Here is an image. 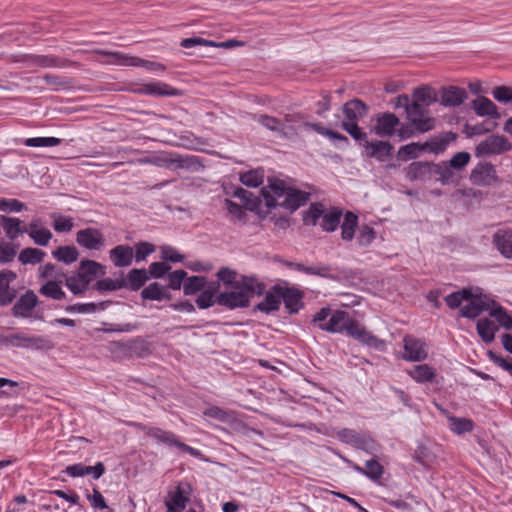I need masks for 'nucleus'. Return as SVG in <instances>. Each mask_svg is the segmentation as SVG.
I'll return each mask as SVG.
<instances>
[{
	"label": "nucleus",
	"mask_w": 512,
	"mask_h": 512,
	"mask_svg": "<svg viewBox=\"0 0 512 512\" xmlns=\"http://www.w3.org/2000/svg\"><path fill=\"white\" fill-rule=\"evenodd\" d=\"M38 298L33 291H27L13 306L15 316H28L37 305Z\"/></svg>",
	"instance_id": "4be33fe9"
},
{
	"label": "nucleus",
	"mask_w": 512,
	"mask_h": 512,
	"mask_svg": "<svg viewBox=\"0 0 512 512\" xmlns=\"http://www.w3.org/2000/svg\"><path fill=\"white\" fill-rule=\"evenodd\" d=\"M77 273L90 285L94 279L106 274V267L94 260L85 259L80 262Z\"/></svg>",
	"instance_id": "f3484780"
},
{
	"label": "nucleus",
	"mask_w": 512,
	"mask_h": 512,
	"mask_svg": "<svg viewBox=\"0 0 512 512\" xmlns=\"http://www.w3.org/2000/svg\"><path fill=\"white\" fill-rule=\"evenodd\" d=\"M52 255L55 259L65 264L75 262L79 257V252L75 246H59Z\"/></svg>",
	"instance_id": "c9c22d12"
},
{
	"label": "nucleus",
	"mask_w": 512,
	"mask_h": 512,
	"mask_svg": "<svg viewBox=\"0 0 512 512\" xmlns=\"http://www.w3.org/2000/svg\"><path fill=\"white\" fill-rule=\"evenodd\" d=\"M240 181L247 187H258L263 183V175L257 170H251L241 174Z\"/></svg>",
	"instance_id": "4d7b16f0"
},
{
	"label": "nucleus",
	"mask_w": 512,
	"mask_h": 512,
	"mask_svg": "<svg viewBox=\"0 0 512 512\" xmlns=\"http://www.w3.org/2000/svg\"><path fill=\"white\" fill-rule=\"evenodd\" d=\"M188 501L189 498L184 496L181 486L178 485L175 491L169 494V499L166 501V507L169 509L170 506L174 511L181 512L185 509Z\"/></svg>",
	"instance_id": "4c0bfd02"
},
{
	"label": "nucleus",
	"mask_w": 512,
	"mask_h": 512,
	"mask_svg": "<svg viewBox=\"0 0 512 512\" xmlns=\"http://www.w3.org/2000/svg\"><path fill=\"white\" fill-rule=\"evenodd\" d=\"M324 208L320 203H313L304 213L303 221L307 225L315 226L320 218H323Z\"/></svg>",
	"instance_id": "09e8293b"
},
{
	"label": "nucleus",
	"mask_w": 512,
	"mask_h": 512,
	"mask_svg": "<svg viewBox=\"0 0 512 512\" xmlns=\"http://www.w3.org/2000/svg\"><path fill=\"white\" fill-rule=\"evenodd\" d=\"M341 127L356 141L365 140L367 137V134L362 131V129L358 126V123L342 122Z\"/></svg>",
	"instance_id": "774afa93"
},
{
	"label": "nucleus",
	"mask_w": 512,
	"mask_h": 512,
	"mask_svg": "<svg viewBox=\"0 0 512 512\" xmlns=\"http://www.w3.org/2000/svg\"><path fill=\"white\" fill-rule=\"evenodd\" d=\"M16 278V274L10 270L0 272V304L10 303L14 298V293L9 288V283Z\"/></svg>",
	"instance_id": "bb28decb"
},
{
	"label": "nucleus",
	"mask_w": 512,
	"mask_h": 512,
	"mask_svg": "<svg viewBox=\"0 0 512 512\" xmlns=\"http://www.w3.org/2000/svg\"><path fill=\"white\" fill-rule=\"evenodd\" d=\"M154 251L155 248L153 244L148 242H138L135 244L134 258L136 262H142Z\"/></svg>",
	"instance_id": "680f3d73"
},
{
	"label": "nucleus",
	"mask_w": 512,
	"mask_h": 512,
	"mask_svg": "<svg viewBox=\"0 0 512 512\" xmlns=\"http://www.w3.org/2000/svg\"><path fill=\"white\" fill-rule=\"evenodd\" d=\"M265 284L253 276H241L238 285L225 288L216 296L217 304L228 309L245 308L249 306L250 297L262 295Z\"/></svg>",
	"instance_id": "7ed1b4c3"
},
{
	"label": "nucleus",
	"mask_w": 512,
	"mask_h": 512,
	"mask_svg": "<svg viewBox=\"0 0 512 512\" xmlns=\"http://www.w3.org/2000/svg\"><path fill=\"white\" fill-rule=\"evenodd\" d=\"M468 95L464 88L447 86L440 89V103L445 107L460 106Z\"/></svg>",
	"instance_id": "2eb2a0df"
},
{
	"label": "nucleus",
	"mask_w": 512,
	"mask_h": 512,
	"mask_svg": "<svg viewBox=\"0 0 512 512\" xmlns=\"http://www.w3.org/2000/svg\"><path fill=\"white\" fill-rule=\"evenodd\" d=\"M109 258L117 268L130 266L134 258V248L124 244L117 245L109 251Z\"/></svg>",
	"instance_id": "dca6fc26"
},
{
	"label": "nucleus",
	"mask_w": 512,
	"mask_h": 512,
	"mask_svg": "<svg viewBox=\"0 0 512 512\" xmlns=\"http://www.w3.org/2000/svg\"><path fill=\"white\" fill-rule=\"evenodd\" d=\"M319 328L331 333L346 331L349 336L377 350H383L385 347V341L371 334L342 310L335 311L326 324H319Z\"/></svg>",
	"instance_id": "f257e3e1"
},
{
	"label": "nucleus",
	"mask_w": 512,
	"mask_h": 512,
	"mask_svg": "<svg viewBox=\"0 0 512 512\" xmlns=\"http://www.w3.org/2000/svg\"><path fill=\"white\" fill-rule=\"evenodd\" d=\"M469 301L467 305L460 309V315L465 318L474 319L485 310V305L479 299L471 298Z\"/></svg>",
	"instance_id": "37998d69"
},
{
	"label": "nucleus",
	"mask_w": 512,
	"mask_h": 512,
	"mask_svg": "<svg viewBox=\"0 0 512 512\" xmlns=\"http://www.w3.org/2000/svg\"><path fill=\"white\" fill-rule=\"evenodd\" d=\"M76 242L88 250H99L104 246L105 238L99 229L85 228L77 232Z\"/></svg>",
	"instance_id": "ddd939ff"
},
{
	"label": "nucleus",
	"mask_w": 512,
	"mask_h": 512,
	"mask_svg": "<svg viewBox=\"0 0 512 512\" xmlns=\"http://www.w3.org/2000/svg\"><path fill=\"white\" fill-rule=\"evenodd\" d=\"M201 45V46H211V47H221V48H232L235 46H240L241 42L231 39L224 42H214L210 40H206L200 37H193V38H186L181 41V46L183 48H192L194 46Z\"/></svg>",
	"instance_id": "b1692460"
},
{
	"label": "nucleus",
	"mask_w": 512,
	"mask_h": 512,
	"mask_svg": "<svg viewBox=\"0 0 512 512\" xmlns=\"http://www.w3.org/2000/svg\"><path fill=\"white\" fill-rule=\"evenodd\" d=\"M150 279V275L148 271L144 268L142 269H132L128 272L127 275V286L132 291L139 290L148 280Z\"/></svg>",
	"instance_id": "7c9ffc66"
},
{
	"label": "nucleus",
	"mask_w": 512,
	"mask_h": 512,
	"mask_svg": "<svg viewBox=\"0 0 512 512\" xmlns=\"http://www.w3.org/2000/svg\"><path fill=\"white\" fill-rule=\"evenodd\" d=\"M409 376L418 383L431 382L436 376V370L428 364L416 365L408 370Z\"/></svg>",
	"instance_id": "c85d7f7f"
},
{
	"label": "nucleus",
	"mask_w": 512,
	"mask_h": 512,
	"mask_svg": "<svg viewBox=\"0 0 512 512\" xmlns=\"http://www.w3.org/2000/svg\"><path fill=\"white\" fill-rule=\"evenodd\" d=\"M427 146V144L412 142L407 145L401 146L398 150L397 156L400 160L403 161L413 159L418 156L419 152L427 151Z\"/></svg>",
	"instance_id": "58836bf2"
},
{
	"label": "nucleus",
	"mask_w": 512,
	"mask_h": 512,
	"mask_svg": "<svg viewBox=\"0 0 512 512\" xmlns=\"http://www.w3.org/2000/svg\"><path fill=\"white\" fill-rule=\"evenodd\" d=\"M273 291L283 300L285 308L290 314L297 313L303 307L304 294L301 290L295 287L276 285L273 287Z\"/></svg>",
	"instance_id": "9b49d317"
},
{
	"label": "nucleus",
	"mask_w": 512,
	"mask_h": 512,
	"mask_svg": "<svg viewBox=\"0 0 512 512\" xmlns=\"http://www.w3.org/2000/svg\"><path fill=\"white\" fill-rule=\"evenodd\" d=\"M253 118L266 129L288 137V131H286L282 120L266 114L254 115Z\"/></svg>",
	"instance_id": "a878e982"
},
{
	"label": "nucleus",
	"mask_w": 512,
	"mask_h": 512,
	"mask_svg": "<svg viewBox=\"0 0 512 512\" xmlns=\"http://www.w3.org/2000/svg\"><path fill=\"white\" fill-rule=\"evenodd\" d=\"M217 278H218L219 282L223 283L225 288L233 287L235 285H238V283H239L237 272L228 267H222L217 272Z\"/></svg>",
	"instance_id": "8fccbe9b"
},
{
	"label": "nucleus",
	"mask_w": 512,
	"mask_h": 512,
	"mask_svg": "<svg viewBox=\"0 0 512 512\" xmlns=\"http://www.w3.org/2000/svg\"><path fill=\"white\" fill-rule=\"evenodd\" d=\"M141 297L145 300L160 301L164 298L170 299L171 295L165 292V288L158 282H153L141 291Z\"/></svg>",
	"instance_id": "f704fd0d"
},
{
	"label": "nucleus",
	"mask_w": 512,
	"mask_h": 512,
	"mask_svg": "<svg viewBox=\"0 0 512 512\" xmlns=\"http://www.w3.org/2000/svg\"><path fill=\"white\" fill-rule=\"evenodd\" d=\"M97 53L101 54V55L113 57L115 59L114 62L117 64H120V65L135 66V67L141 66V67H145L146 69L151 70V71H164L166 69V67L159 62L148 61V60H144L142 58L134 57V56H127L120 52H110V51H105V50H98Z\"/></svg>",
	"instance_id": "1a4fd4ad"
},
{
	"label": "nucleus",
	"mask_w": 512,
	"mask_h": 512,
	"mask_svg": "<svg viewBox=\"0 0 512 512\" xmlns=\"http://www.w3.org/2000/svg\"><path fill=\"white\" fill-rule=\"evenodd\" d=\"M451 430L456 434L470 432L473 429V422L466 418L449 417Z\"/></svg>",
	"instance_id": "6e6d98bb"
},
{
	"label": "nucleus",
	"mask_w": 512,
	"mask_h": 512,
	"mask_svg": "<svg viewBox=\"0 0 512 512\" xmlns=\"http://www.w3.org/2000/svg\"><path fill=\"white\" fill-rule=\"evenodd\" d=\"M364 147L369 157L376 158L379 161H385L393 150V146L386 141H365Z\"/></svg>",
	"instance_id": "412c9836"
},
{
	"label": "nucleus",
	"mask_w": 512,
	"mask_h": 512,
	"mask_svg": "<svg viewBox=\"0 0 512 512\" xmlns=\"http://www.w3.org/2000/svg\"><path fill=\"white\" fill-rule=\"evenodd\" d=\"M61 283L58 280H49L39 289V293L54 300H62L66 294L61 288Z\"/></svg>",
	"instance_id": "72a5a7b5"
},
{
	"label": "nucleus",
	"mask_w": 512,
	"mask_h": 512,
	"mask_svg": "<svg viewBox=\"0 0 512 512\" xmlns=\"http://www.w3.org/2000/svg\"><path fill=\"white\" fill-rule=\"evenodd\" d=\"M287 265L290 268H293L295 270L304 272L306 274L326 276L329 273V268L328 267H320V268H318V267H308V266H304L303 264H300V263H292V262L287 263Z\"/></svg>",
	"instance_id": "e2e57ef3"
},
{
	"label": "nucleus",
	"mask_w": 512,
	"mask_h": 512,
	"mask_svg": "<svg viewBox=\"0 0 512 512\" xmlns=\"http://www.w3.org/2000/svg\"><path fill=\"white\" fill-rule=\"evenodd\" d=\"M470 180L477 186H491L498 181L497 172L491 163L483 162L476 165L471 171Z\"/></svg>",
	"instance_id": "f8f14e48"
},
{
	"label": "nucleus",
	"mask_w": 512,
	"mask_h": 512,
	"mask_svg": "<svg viewBox=\"0 0 512 512\" xmlns=\"http://www.w3.org/2000/svg\"><path fill=\"white\" fill-rule=\"evenodd\" d=\"M139 94L155 96H179L181 91L163 82H151L141 85L135 90Z\"/></svg>",
	"instance_id": "a211bd4d"
},
{
	"label": "nucleus",
	"mask_w": 512,
	"mask_h": 512,
	"mask_svg": "<svg viewBox=\"0 0 512 512\" xmlns=\"http://www.w3.org/2000/svg\"><path fill=\"white\" fill-rule=\"evenodd\" d=\"M206 283V277L204 276L188 277L183 284V292L185 295H193L202 290Z\"/></svg>",
	"instance_id": "c03bdc74"
},
{
	"label": "nucleus",
	"mask_w": 512,
	"mask_h": 512,
	"mask_svg": "<svg viewBox=\"0 0 512 512\" xmlns=\"http://www.w3.org/2000/svg\"><path fill=\"white\" fill-rule=\"evenodd\" d=\"M30 59L33 64L41 67L64 66L66 63L64 60L52 56L37 55Z\"/></svg>",
	"instance_id": "13d9d810"
},
{
	"label": "nucleus",
	"mask_w": 512,
	"mask_h": 512,
	"mask_svg": "<svg viewBox=\"0 0 512 512\" xmlns=\"http://www.w3.org/2000/svg\"><path fill=\"white\" fill-rule=\"evenodd\" d=\"M472 109L480 117L489 116L494 119L501 117L497 106L487 97L480 96L471 103Z\"/></svg>",
	"instance_id": "aec40b11"
},
{
	"label": "nucleus",
	"mask_w": 512,
	"mask_h": 512,
	"mask_svg": "<svg viewBox=\"0 0 512 512\" xmlns=\"http://www.w3.org/2000/svg\"><path fill=\"white\" fill-rule=\"evenodd\" d=\"M38 275L41 279L58 280L59 282H63L65 277V273L52 263L40 266L38 269Z\"/></svg>",
	"instance_id": "79ce46f5"
},
{
	"label": "nucleus",
	"mask_w": 512,
	"mask_h": 512,
	"mask_svg": "<svg viewBox=\"0 0 512 512\" xmlns=\"http://www.w3.org/2000/svg\"><path fill=\"white\" fill-rule=\"evenodd\" d=\"M376 123L372 128V132L380 137H387L394 134L400 121L393 113H381L376 116Z\"/></svg>",
	"instance_id": "4468645a"
},
{
	"label": "nucleus",
	"mask_w": 512,
	"mask_h": 512,
	"mask_svg": "<svg viewBox=\"0 0 512 512\" xmlns=\"http://www.w3.org/2000/svg\"><path fill=\"white\" fill-rule=\"evenodd\" d=\"M412 103H417L419 106L428 107L438 101V94L430 86H422L416 89L413 93Z\"/></svg>",
	"instance_id": "cd10ccee"
},
{
	"label": "nucleus",
	"mask_w": 512,
	"mask_h": 512,
	"mask_svg": "<svg viewBox=\"0 0 512 512\" xmlns=\"http://www.w3.org/2000/svg\"><path fill=\"white\" fill-rule=\"evenodd\" d=\"M375 238V230L368 225H364L361 227L359 231L357 242L360 246L366 247L369 246L374 241Z\"/></svg>",
	"instance_id": "bf43d9fd"
},
{
	"label": "nucleus",
	"mask_w": 512,
	"mask_h": 512,
	"mask_svg": "<svg viewBox=\"0 0 512 512\" xmlns=\"http://www.w3.org/2000/svg\"><path fill=\"white\" fill-rule=\"evenodd\" d=\"M0 221L6 236L10 240H15L19 235L27 232V228L22 226V221L19 218L2 215Z\"/></svg>",
	"instance_id": "5701e85b"
},
{
	"label": "nucleus",
	"mask_w": 512,
	"mask_h": 512,
	"mask_svg": "<svg viewBox=\"0 0 512 512\" xmlns=\"http://www.w3.org/2000/svg\"><path fill=\"white\" fill-rule=\"evenodd\" d=\"M472 298V293L469 289H462L457 292H453L445 297L447 305L451 309H455L461 306L463 301H468Z\"/></svg>",
	"instance_id": "de8ad7c7"
},
{
	"label": "nucleus",
	"mask_w": 512,
	"mask_h": 512,
	"mask_svg": "<svg viewBox=\"0 0 512 512\" xmlns=\"http://www.w3.org/2000/svg\"><path fill=\"white\" fill-rule=\"evenodd\" d=\"M358 225V217L353 212L348 211L344 215V221L341 225V238L344 241H351L355 235V229Z\"/></svg>",
	"instance_id": "473e14b6"
},
{
	"label": "nucleus",
	"mask_w": 512,
	"mask_h": 512,
	"mask_svg": "<svg viewBox=\"0 0 512 512\" xmlns=\"http://www.w3.org/2000/svg\"><path fill=\"white\" fill-rule=\"evenodd\" d=\"M224 203L232 220H244L246 213L240 205L230 199H225Z\"/></svg>",
	"instance_id": "0e129e2a"
},
{
	"label": "nucleus",
	"mask_w": 512,
	"mask_h": 512,
	"mask_svg": "<svg viewBox=\"0 0 512 512\" xmlns=\"http://www.w3.org/2000/svg\"><path fill=\"white\" fill-rule=\"evenodd\" d=\"M61 142L62 140L56 137H34L26 139L24 144L28 147H53Z\"/></svg>",
	"instance_id": "864d4df0"
},
{
	"label": "nucleus",
	"mask_w": 512,
	"mask_h": 512,
	"mask_svg": "<svg viewBox=\"0 0 512 512\" xmlns=\"http://www.w3.org/2000/svg\"><path fill=\"white\" fill-rule=\"evenodd\" d=\"M407 119L413 128L420 133L431 131L435 127V119L428 115L426 107L419 106L417 103H411L410 108H408Z\"/></svg>",
	"instance_id": "0eeeda50"
},
{
	"label": "nucleus",
	"mask_w": 512,
	"mask_h": 512,
	"mask_svg": "<svg viewBox=\"0 0 512 512\" xmlns=\"http://www.w3.org/2000/svg\"><path fill=\"white\" fill-rule=\"evenodd\" d=\"M280 306V296L274 293H267L264 299L256 305V309L265 313L276 311Z\"/></svg>",
	"instance_id": "a18cd8bd"
},
{
	"label": "nucleus",
	"mask_w": 512,
	"mask_h": 512,
	"mask_svg": "<svg viewBox=\"0 0 512 512\" xmlns=\"http://www.w3.org/2000/svg\"><path fill=\"white\" fill-rule=\"evenodd\" d=\"M35 244L39 246H47L52 238V233L49 229L40 228L33 229L26 232Z\"/></svg>",
	"instance_id": "5fc2aeb1"
},
{
	"label": "nucleus",
	"mask_w": 512,
	"mask_h": 512,
	"mask_svg": "<svg viewBox=\"0 0 512 512\" xmlns=\"http://www.w3.org/2000/svg\"><path fill=\"white\" fill-rule=\"evenodd\" d=\"M337 436L341 441L347 444H352L356 447H362L365 443L364 439L352 429L344 428L338 431Z\"/></svg>",
	"instance_id": "3c124183"
},
{
	"label": "nucleus",
	"mask_w": 512,
	"mask_h": 512,
	"mask_svg": "<svg viewBox=\"0 0 512 512\" xmlns=\"http://www.w3.org/2000/svg\"><path fill=\"white\" fill-rule=\"evenodd\" d=\"M94 287L99 292L116 291V290H120L124 287H127V283L124 279L105 278L102 280H98L95 283Z\"/></svg>",
	"instance_id": "49530a36"
},
{
	"label": "nucleus",
	"mask_w": 512,
	"mask_h": 512,
	"mask_svg": "<svg viewBox=\"0 0 512 512\" xmlns=\"http://www.w3.org/2000/svg\"><path fill=\"white\" fill-rule=\"evenodd\" d=\"M490 315L495 317L502 327L506 329L512 328V317L502 307L494 308Z\"/></svg>",
	"instance_id": "69168bd1"
},
{
	"label": "nucleus",
	"mask_w": 512,
	"mask_h": 512,
	"mask_svg": "<svg viewBox=\"0 0 512 512\" xmlns=\"http://www.w3.org/2000/svg\"><path fill=\"white\" fill-rule=\"evenodd\" d=\"M145 433L147 436L156 439L158 442L166 444L167 446H175L193 457L198 458L201 456V452L199 450L181 442L173 432L165 431L160 428H149Z\"/></svg>",
	"instance_id": "6e6552de"
},
{
	"label": "nucleus",
	"mask_w": 512,
	"mask_h": 512,
	"mask_svg": "<svg viewBox=\"0 0 512 512\" xmlns=\"http://www.w3.org/2000/svg\"><path fill=\"white\" fill-rule=\"evenodd\" d=\"M341 217L342 210L334 208L330 212L324 213L320 226L324 231L332 232L339 226Z\"/></svg>",
	"instance_id": "ea45409f"
},
{
	"label": "nucleus",
	"mask_w": 512,
	"mask_h": 512,
	"mask_svg": "<svg viewBox=\"0 0 512 512\" xmlns=\"http://www.w3.org/2000/svg\"><path fill=\"white\" fill-rule=\"evenodd\" d=\"M66 287L74 294V295H82L84 294L88 288L89 284L86 280H84L77 272L72 275H66L63 279Z\"/></svg>",
	"instance_id": "2f4dec72"
},
{
	"label": "nucleus",
	"mask_w": 512,
	"mask_h": 512,
	"mask_svg": "<svg viewBox=\"0 0 512 512\" xmlns=\"http://www.w3.org/2000/svg\"><path fill=\"white\" fill-rule=\"evenodd\" d=\"M493 97L501 103L512 101V88L508 86H497L492 91Z\"/></svg>",
	"instance_id": "338daca9"
},
{
	"label": "nucleus",
	"mask_w": 512,
	"mask_h": 512,
	"mask_svg": "<svg viewBox=\"0 0 512 512\" xmlns=\"http://www.w3.org/2000/svg\"><path fill=\"white\" fill-rule=\"evenodd\" d=\"M493 242L503 256L512 258V230H498Z\"/></svg>",
	"instance_id": "393cba45"
},
{
	"label": "nucleus",
	"mask_w": 512,
	"mask_h": 512,
	"mask_svg": "<svg viewBox=\"0 0 512 512\" xmlns=\"http://www.w3.org/2000/svg\"><path fill=\"white\" fill-rule=\"evenodd\" d=\"M261 194L268 208L282 207L290 213L304 205L310 196L307 192L286 187L279 179L270 180L269 185L262 188Z\"/></svg>",
	"instance_id": "f03ea898"
},
{
	"label": "nucleus",
	"mask_w": 512,
	"mask_h": 512,
	"mask_svg": "<svg viewBox=\"0 0 512 512\" xmlns=\"http://www.w3.org/2000/svg\"><path fill=\"white\" fill-rule=\"evenodd\" d=\"M431 172V164L428 162H413L408 166L407 177L410 180L425 179Z\"/></svg>",
	"instance_id": "e433bc0d"
},
{
	"label": "nucleus",
	"mask_w": 512,
	"mask_h": 512,
	"mask_svg": "<svg viewBox=\"0 0 512 512\" xmlns=\"http://www.w3.org/2000/svg\"><path fill=\"white\" fill-rule=\"evenodd\" d=\"M404 353L402 358L406 361L420 362L427 358L428 351L425 341L411 335L403 338Z\"/></svg>",
	"instance_id": "9d476101"
},
{
	"label": "nucleus",
	"mask_w": 512,
	"mask_h": 512,
	"mask_svg": "<svg viewBox=\"0 0 512 512\" xmlns=\"http://www.w3.org/2000/svg\"><path fill=\"white\" fill-rule=\"evenodd\" d=\"M476 329L482 341L485 343H490L494 340L498 327L490 319L482 318L478 320Z\"/></svg>",
	"instance_id": "c756f323"
},
{
	"label": "nucleus",
	"mask_w": 512,
	"mask_h": 512,
	"mask_svg": "<svg viewBox=\"0 0 512 512\" xmlns=\"http://www.w3.org/2000/svg\"><path fill=\"white\" fill-rule=\"evenodd\" d=\"M7 341L12 346L18 348H26L33 350H51L54 348V343L46 336L42 335H29L24 332L11 334L7 337Z\"/></svg>",
	"instance_id": "20e7f679"
},
{
	"label": "nucleus",
	"mask_w": 512,
	"mask_h": 512,
	"mask_svg": "<svg viewBox=\"0 0 512 512\" xmlns=\"http://www.w3.org/2000/svg\"><path fill=\"white\" fill-rule=\"evenodd\" d=\"M383 474V466L375 459L367 460L365 463V475L372 479L377 480Z\"/></svg>",
	"instance_id": "052dcab7"
},
{
	"label": "nucleus",
	"mask_w": 512,
	"mask_h": 512,
	"mask_svg": "<svg viewBox=\"0 0 512 512\" xmlns=\"http://www.w3.org/2000/svg\"><path fill=\"white\" fill-rule=\"evenodd\" d=\"M154 165L169 169H191L199 165V161L194 156H182L173 152H162L158 155H154Z\"/></svg>",
	"instance_id": "39448f33"
},
{
	"label": "nucleus",
	"mask_w": 512,
	"mask_h": 512,
	"mask_svg": "<svg viewBox=\"0 0 512 512\" xmlns=\"http://www.w3.org/2000/svg\"><path fill=\"white\" fill-rule=\"evenodd\" d=\"M104 303H100L99 305L95 303H78L73 305H68L65 310L68 313H79V314H91L95 313L97 309H104Z\"/></svg>",
	"instance_id": "603ef678"
},
{
	"label": "nucleus",
	"mask_w": 512,
	"mask_h": 512,
	"mask_svg": "<svg viewBox=\"0 0 512 512\" xmlns=\"http://www.w3.org/2000/svg\"><path fill=\"white\" fill-rule=\"evenodd\" d=\"M511 149L512 144L506 137L500 135H492L481 141L476 146L475 155L477 157L499 155L510 151Z\"/></svg>",
	"instance_id": "423d86ee"
},
{
	"label": "nucleus",
	"mask_w": 512,
	"mask_h": 512,
	"mask_svg": "<svg viewBox=\"0 0 512 512\" xmlns=\"http://www.w3.org/2000/svg\"><path fill=\"white\" fill-rule=\"evenodd\" d=\"M46 253L37 248H25L19 254V261L22 264H39L43 261Z\"/></svg>",
	"instance_id": "a19ab883"
},
{
	"label": "nucleus",
	"mask_w": 512,
	"mask_h": 512,
	"mask_svg": "<svg viewBox=\"0 0 512 512\" xmlns=\"http://www.w3.org/2000/svg\"><path fill=\"white\" fill-rule=\"evenodd\" d=\"M343 113L348 123H358L368 113L367 105L360 99H352L343 105Z\"/></svg>",
	"instance_id": "6ab92c4d"
}]
</instances>
